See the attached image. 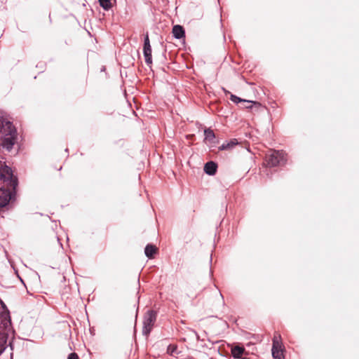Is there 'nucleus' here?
Wrapping results in <instances>:
<instances>
[{
	"instance_id": "nucleus-1",
	"label": "nucleus",
	"mask_w": 359,
	"mask_h": 359,
	"mask_svg": "<svg viewBox=\"0 0 359 359\" xmlns=\"http://www.w3.org/2000/svg\"><path fill=\"white\" fill-rule=\"evenodd\" d=\"M0 138L2 146L10 151L15 144L17 139V133L11 122L2 120L0 117Z\"/></svg>"
},
{
	"instance_id": "nucleus-2",
	"label": "nucleus",
	"mask_w": 359,
	"mask_h": 359,
	"mask_svg": "<svg viewBox=\"0 0 359 359\" xmlns=\"http://www.w3.org/2000/svg\"><path fill=\"white\" fill-rule=\"evenodd\" d=\"M11 325L8 320L0 318V355L6 348L8 334L11 331Z\"/></svg>"
},
{
	"instance_id": "nucleus-3",
	"label": "nucleus",
	"mask_w": 359,
	"mask_h": 359,
	"mask_svg": "<svg viewBox=\"0 0 359 359\" xmlns=\"http://www.w3.org/2000/svg\"><path fill=\"white\" fill-rule=\"evenodd\" d=\"M0 178L4 182H8L11 187L15 189L18 184L17 180L13 177L11 168L5 165L4 162H2V165L0 166Z\"/></svg>"
},
{
	"instance_id": "nucleus-4",
	"label": "nucleus",
	"mask_w": 359,
	"mask_h": 359,
	"mask_svg": "<svg viewBox=\"0 0 359 359\" xmlns=\"http://www.w3.org/2000/svg\"><path fill=\"white\" fill-rule=\"evenodd\" d=\"M266 162L271 167L283 165L286 162L285 153L281 151H273L266 157Z\"/></svg>"
},
{
	"instance_id": "nucleus-5",
	"label": "nucleus",
	"mask_w": 359,
	"mask_h": 359,
	"mask_svg": "<svg viewBox=\"0 0 359 359\" xmlns=\"http://www.w3.org/2000/svg\"><path fill=\"white\" fill-rule=\"evenodd\" d=\"M156 319V314L154 311H148L146 313L143 321L142 333L144 335L147 336L150 333Z\"/></svg>"
},
{
	"instance_id": "nucleus-6",
	"label": "nucleus",
	"mask_w": 359,
	"mask_h": 359,
	"mask_svg": "<svg viewBox=\"0 0 359 359\" xmlns=\"http://www.w3.org/2000/svg\"><path fill=\"white\" fill-rule=\"evenodd\" d=\"M278 337H275L273 339V346H272V355L274 359H284V355L283 353L282 344L280 341Z\"/></svg>"
},
{
	"instance_id": "nucleus-7",
	"label": "nucleus",
	"mask_w": 359,
	"mask_h": 359,
	"mask_svg": "<svg viewBox=\"0 0 359 359\" xmlns=\"http://www.w3.org/2000/svg\"><path fill=\"white\" fill-rule=\"evenodd\" d=\"M143 53L146 63L149 65H151L152 63L151 47L148 35H146L144 38Z\"/></svg>"
},
{
	"instance_id": "nucleus-8",
	"label": "nucleus",
	"mask_w": 359,
	"mask_h": 359,
	"mask_svg": "<svg viewBox=\"0 0 359 359\" xmlns=\"http://www.w3.org/2000/svg\"><path fill=\"white\" fill-rule=\"evenodd\" d=\"M11 199V195L10 191L0 188V208L5 207Z\"/></svg>"
},
{
	"instance_id": "nucleus-9",
	"label": "nucleus",
	"mask_w": 359,
	"mask_h": 359,
	"mask_svg": "<svg viewBox=\"0 0 359 359\" xmlns=\"http://www.w3.org/2000/svg\"><path fill=\"white\" fill-rule=\"evenodd\" d=\"M217 164L213 161H210L205 163L204 166V171L209 175H213L217 171Z\"/></svg>"
},
{
	"instance_id": "nucleus-10",
	"label": "nucleus",
	"mask_w": 359,
	"mask_h": 359,
	"mask_svg": "<svg viewBox=\"0 0 359 359\" xmlns=\"http://www.w3.org/2000/svg\"><path fill=\"white\" fill-rule=\"evenodd\" d=\"M238 144V142L236 139H232L229 142L226 143H223L219 147V149L221 151L223 150H231L235 146H236Z\"/></svg>"
},
{
	"instance_id": "nucleus-11",
	"label": "nucleus",
	"mask_w": 359,
	"mask_h": 359,
	"mask_svg": "<svg viewBox=\"0 0 359 359\" xmlns=\"http://www.w3.org/2000/svg\"><path fill=\"white\" fill-rule=\"evenodd\" d=\"M172 34L175 38L180 39L184 36V30L180 25H175L172 28Z\"/></svg>"
},
{
	"instance_id": "nucleus-12",
	"label": "nucleus",
	"mask_w": 359,
	"mask_h": 359,
	"mask_svg": "<svg viewBox=\"0 0 359 359\" xmlns=\"http://www.w3.org/2000/svg\"><path fill=\"white\" fill-rule=\"evenodd\" d=\"M245 352L243 347L236 346L231 348V354L235 358H240Z\"/></svg>"
},
{
	"instance_id": "nucleus-13",
	"label": "nucleus",
	"mask_w": 359,
	"mask_h": 359,
	"mask_svg": "<svg viewBox=\"0 0 359 359\" xmlns=\"http://www.w3.org/2000/svg\"><path fill=\"white\" fill-rule=\"evenodd\" d=\"M156 251L157 248L151 244H148L144 249L145 255L149 258H152Z\"/></svg>"
},
{
	"instance_id": "nucleus-14",
	"label": "nucleus",
	"mask_w": 359,
	"mask_h": 359,
	"mask_svg": "<svg viewBox=\"0 0 359 359\" xmlns=\"http://www.w3.org/2000/svg\"><path fill=\"white\" fill-rule=\"evenodd\" d=\"M100 6L106 11L110 9L113 4L115 3V0H99Z\"/></svg>"
},
{
	"instance_id": "nucleus-15",
	"label": "nucleus",
	"mask_w": 359,
	"mask_h": 359,
	"mask_svg": "<svg viewBox=\"0 0 359 359\" xmlns=\"http://www.w3.org/2000/svg\"><path fill=\"white\" fill-rule=\"evenodd\" d=\"M204 133L205 139L208 142H212L215 137L214 132L210 129L205 130Z\"/></svg>"
},
{
	"instance_id": "nucleus-16",
	"label": "nucleus",
	"mask_w": 359,
	"mask_h": 359,
	"mask_svg": "<svg viewBox=\"0 0 359 359\" xmlns=\"http://www.w3.org/2000/svg\"><path fill=\"white\" fill-rule=\"evenodd\" d=\"M231 100L235 103H238V102H247V103H255L256 104V102H253L250 100H243L234 95H231Z\"/></svg>"
},
{
	"instance_id": "nucleus-17",
	"label": "nucleus",
	"mask_w": 359,
	"mask_h": 359,
	"mask_svg": "<svg viewBox=\"0 0 359 359\" xmlns=\"http://www.w3.org/2000/svg\"><path fill=\"white\" fill-rule=\"evenodd\" d=\"M177 346L170 344L168 346L167 351L169 354L172 355L176 353L177 351Z\"/></svg>"
},
{
	"instance_id": "nucleus-18",
	"label": "nucleus",
	"mask_w": 359,
	"mask_h": 359,
	"mask_svg": "<svg viewBox=\"0 0 359 359\" xmlns=\"http://www.w3.org/2000/svg\"><path fill=\"white\" fill-rule=\"evenodd\" d=\"M67 359H79V357L76 353H72L69 355Z\"/></svg>"
},
{
	"instance_id": "nucleus-19",
	"label": "nucleus",
	"mask_w": 359,
	"mask_h": 359,
	"mask_svg": "<svg viewBox=\"0 0 359 359\" xmlns=\"http://www.w3.org/2000/svg\"><path fill=\"white\" fill-rule=\"evenodd\" d=\"M251 107H252V106H251V105H250V106H246V108H251Z\"/></svg>"
}]
</instances>
